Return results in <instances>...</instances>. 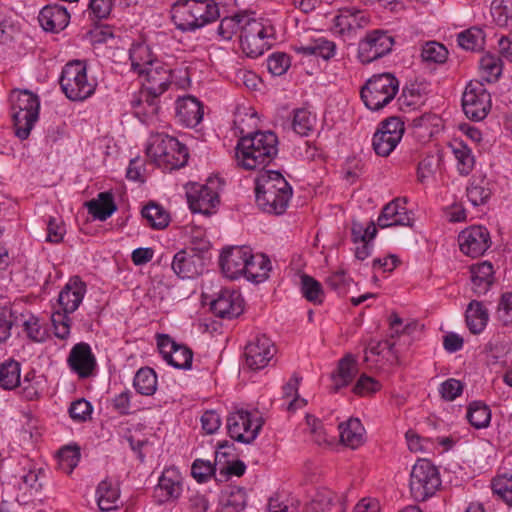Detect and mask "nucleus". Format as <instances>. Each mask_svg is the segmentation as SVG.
Here are the masks:
<instances>
[{
  "instance_id": "nucleus-1",
  "label": "nucleus",
  "mask_w": 512,
  "mask_h": 512,
  "mask_svg": "<svg viewBox=\"0 0 512 512\" xmlns=\"http://www.w3.org/2000/svg\"><path fill=\"white\" fill-rule=\"evenodd\" d=\"M278 154V138L272 131H258L241 136L235 148L237 165L245 170L260 169L269 165Z\"/></svg>"
},
{
  "instance_id": "nucleus-2",
  "label": "nucleus",
  "mask_w": 512,
  "mask_h": 512,
  "mask_svg": "<svg viewBox=\"0 0 512 512\" xmlns=\"http://www.w3.org/2000/svg\"><path fill=\"white\" fill-rule=\"evenodd\" d=\"M255 197L263 212L281 215L292 197V187L280 172L265 170L256 178Z\"/></svg>"
},
{
  "instance_id": "nucleus-3",
  "label": "nucleus",
  "mask_w": 512,
  "mask_h": 512,
  "mask_svg": "<svg viewBox=\"0 0 512 512\" xmlns=\"http://www.w3.org/2000/svg\"><path fill=\"white\" fill-rule=\"evenodd\" d=\"M220 17L215 0H177L171 9V18L177 29L195 31Z\"/></svg>"
},
{
  "instance_id": "nucleus-4",
  "label": "nucleus",
  "mask_w": 512,
  "mask_h": 512,
  "mask_svg": "<svg viewBox=\"0 0 512 512\" xmlns=\"http://www.w3.org/2000/svg\"><path fill=\"white\" fill-rule=\"evenodd\" d=\"M9 100L15 134L21 140H25L38 120L39 98L31 91L16 89L10 93Z\"/></svg>"
},
{
  "instance_id": "nucleus-5",
  "label": "nucleus",
  "mask_w": 512,
  "mask_h": 512,
  "mask_svg": "<svg viewBox=\"0 0 512 512\" xmlns=\"http://www.w3.org/2000/svg\"><path fill=\"white\" fill-rule=\"evenodd\" d=\"M146 153L158 166L171 170L183 167L189 156L184 144L174 137L160 133L150 136Z\"/></svg>"
},
{
  "instance_id": "nucleus-6",
  "label": "nucleus",
  "mask_w": 512,
  "mask_h": 512,
  "mask_svg": "<svg viewBox=\"0 0 512 512\" xmlns=\"http://www.w3.org/2000/svg\"><path fill=\"white\" fill-rule=\"evenodd\" d=\"M241 23L239 40L242 51L251 58L262 55L269 47L268 38L272 35V28L262 18H257L255 13L243 15Z\"/></svg>"
},
{
  "instance_id": "nucleus-7",
  "label": "nucleus",
  "mask_w": 512,
  "mask_h": 512,
  "mask_svg": "<svg viewBox=\"0 0 512 512\" xmlns=\"http://www.w3.org/2000/svg\"><path fill=\"white\" fill-rule=\"evenodd\" d=\"M399 89V81L390 73L374 75L361 89V99L365 106L378 111L390 103Z\"/></svg>"
},
{
  "instance_id": "nucleus-8",
  "label": "nucleus",
  "mask_w": 512,
  "mask_h": 512,
  "mask_svg": "<svg viewBox=\"0 0 512 512\" xmlns=\"http://www.w3.org/2000/svg\"><path fill=\"white\" fill-rule=\"evenodd\" d=\"M62 91L72 101H83L95 91V83L88 80L86 66L81 61L65 65L59 80Z\"/></svg>"
},
{
  "instance_id": "nucleus-9",
  "label": "nucleus",
  "mask_w": 512,
  "mask_h": 512,
  "mask_svg": "<svg viewBox=\"0 0 512 512\" xmlns=\"http://www.w3.org/2000/svg\"><path fill=\"white\" fill-rule=\"evenodd\" d=\"M140 77L144 79L143 87L145 92L142 96L149 106L148 113L156 114L158 112L157 98L164 93L172 82L171 69L161 61L156 62L147 70H141Z\"/></svg>"
},
{
  "instance_id": "nucleus-10",
  "label": "nucleus",
  "mask_w": 512,
  "mask_h": 512,
  "mask_svg": "<svg viewBox=\"0 0 512 512\" xmlns=\"http://www.w3.org/2000/svg\"><path fill=\"white\" fill-rule=\"evenodd\" d=\"M409 486L416 501H425L441 486L438 469L429 460H418L412 467Z\"/></svg>"
},
{
  "instance_id": "nucleus-11",
  "label": "nucleus",
  "mask_w": 512,
  "mask_h": 512,
  "mask_svg": "<svg viewBox=\"0 0 512 512\" xmlns=\"http://www.w3.org/2000/svg\"><path fill=\"white\" fill-rule=\"evenodd\" d=\"M462 107L465 115L473 120H483L491 108V97L480 81H470L462 96Z\"/></svg>"
},
{
  "instance_id": "nucleus-12",
  "label": "nucleus",
  "mask_w": 512,
  "mask_h": 512,
  "mask_svg": "<svg viewBox=\"0 0 512 512\" xmlns=\"http://www.w3.org/2000/svg\"><path fill=\"white\" fill-rule=\"evenodd\" d=\"M404 131V122L399 117H390L382 121L372 140L375 153L382 157L389 156L399 144Z\"/></svg>"
},
{
  "instance_id": "nucleus-13",
  "label": "nucleus",
  "mask_w": 512,
  "mask_h": 512,
  "mask_svg": "<svg viewBox=\"0 0 512 512\" xmlns=\"http://www.w3.org/2000/svg\"><path fill=\"white\" fill-rule=\"evenodd\" d=\"M263 426L261 418L252 419L251 413L240 409L227 417V430L229 436L235 441L250 444L258 436Z\"/></svg>"
},
{
  "instance_id": "nucleus-14",
  "label": "nucleus",
  "mask_w": 512,
  "mask_h": 512,
  "mask_svg": "<svg viewBox=\"0 0 512 512\" xmlns=\"http://www.w3.org/2000/svg\"><path fill=\"white\" fill-rule=\"evenodd\" d=\"M215 181L209 180L206 184L193 183L186 195L189 207L194 213L211 215L219 203V196L213 185Z\"/></svg>"
},
{
  "instance_id": "nucleus-15",
  "label": "nucleus",
  "mask_w": 512,
  "mask_h": 512,
  "mask_svg": "<svg viewBox=\"0 0 512 512\" xmlns=\"http://www.w3.org/2000/svg\"><path fill=\"white\" fill-rule=\"evenodd\" d=\"M394 45V39L384 31H373L361 41L359 58L362 63H371L388 54Z\"/></svg>"
},
{
  "instance_id": "nucleus-16",
  "label": "nucleus",
  "mask_w": 512,
  "mask_h": 512,
  "mask_svg": "<svg viewBox=\"0 0 512 512\" xmlns=\"http://www.w3.org/2000/svg\"><path fill=\"white\" fill-rule=\"evenodd\" d=\"M249 257L250 248L248 246H236L223 249L219 264L224 276L234 280L244 275Z\"/></svg>"
},
{
  "instance_id": "nucleus-17",
  "label": "nucleus",
  "mask_w": 512,
  "mask_h": 512,
  "mask_svg": "<svg viewBox=\"0 0 512 512\" xmlns=\"http://www.w3.org/2000/svg\"><path fill=\"white\" fill-rule=\"evenodd\" d=\"M157 345L168 364L178 369L191 368L193 352L187 346L177 344L168 335H160Z\"/></svg>"
},
{
  "instance_id": "nucleus-18",
  "label": "nucleus",
  "mask_w": 512,
  "mask_h": 512,
  "mask_svg": "<svg viewBox=\"0 0 512 512\" xmlns=\"http://www.w3.org/2000/svg\"><path fill=\"white\" fill-rule=\"evenodd\" d=\"M274 354V344L265 335L256 336L245 347L246 364L252 370L265 368Z\"/></svg>"
},
{
  "instance_id": "nucleus-19",
  "label": "nucleus",
  "mask_w": 512,
  "mask_h": 512,
  "mask_svg": "<svg viewBox=\"0 0 512 512\" xmlns=\"http://www.w3.org/2000/svg\"><path fill=\"white\" fill-rule=\"evenodd\" d=\"M460 250L471 257L481 256L490 246V235L483 226H472L458 236Z\"/></svg>"
},
{
  "instance_id": "nucleus-20",
  "label": "nucleus",
  "mask_w": 512,
  "mask_h": 512,
  "mask_svg": "<svg viewBox=\"0 0 512 512\" xmlns=\"http://www.w3.org/2000/svg\"><path fill=\"white\" fill-rule=\"evenodd\" d=\"M407 199L396 198L386 204L377 219L380 228H388L392 226H412L413 218L406 208Z\"/></svg>"
},
{
  "instance_id": "nucleus-21",
  "label": "nucleus",
  "mask_w": 512,
  "mask_h": 512,
  "mask_svg": "<svg viewBox=\"0 0 512 512\" xmlns=\"http://www.w3.org/2000/svg\"><path fill=\"white\" fill-rule=\"evenodd\" d=\"M67 363L80 378L90 377L97 365L91 347L85 342L77 343L72 347Z\"/></svg>"
},
{
  "instance_id": "nucleus-22",
  "label": "nucleus",
  "mask_w": 512,
  "mask_h": 512,
  "mask_svg": "<svg viewBox=\"0 0 512 512\" xmlns=\"http://www.w3.org/2000/svg\"><path fill=\"white\" fill-rule=\"evenodd\" d=\"M243 298L238 291L223 289L211 302V310L220 318L232 319L243 313Z\"/></svg>"
},
{
  "instance_id": "nucleus-23",
  "label": "nucleus",
  "mask_w": 512,
  "mask_h": 512,
  "mask_svg": "<svg viewBox=\"0 0 512 512\" xmlns=\"http://www.w3.org/2000/svg\"><path fill=\"white\" fill-rule=\"evenodd\" d=\"M171 267L182 279H191L200 275L204 269V256L183 249L174 255Z\"/></svg>"
},
{
  "instance_id": "nucleus-24",
  "label": "nucleus",
  "mask_w": 512,
  "mask_h": 512,
  "mask_svg": "<svg viewBox=\"0 0 512 512\" xmlns=\"http://www.w3.org/2000/svg\"><path fill=\"white\" fill-rule=\"evenodd\" d=\"M38 20L45 31L58 33L69 24L70 13L61 5L49 4L41 9Z\"/></svg>"
},
{
  "instance_id": "nucleus-25",
  "label": "nucleus",
  "mask_w": 512,
  "mask_h": 512,
  "mask_svg": "<svg viewBox=\"0 0 512 512\" xmlns=\"http://www.w3.org/2000/svg\"><path fill=\"white\" fill-rule=\"evenodd\" d=\"M86 293V284L80 277L74 276L59 293L58 302L66 313H73L81 304Z\"/></svg>"
},
{
  "instance_id": "nucleus-26",
  "label": "nucleus",
  "mask_w": 512,
  "mask_h": 512,
  "mask_svg": "<svg viewBox=\"0 0 512 512\" xmlns=\"http://www.w3.org/2000/svg\"><path fill=\"white\" fill-rule=\"evenodd\" d=\"M176 117L186 127H196L203 118L202 104L192 96H185L176 102Z\"/></svg>"
},
{
  "instance_id": "nucleus-27",
  "label": "nucleus",
  "mask_w": 512,
  "mask_h": 512,
  "mask_svg": "<svg viewBox=\"0 0 512 512\" xmlns=\"http://www.w3.org/2000/svg\"><path fill=\"white\" fill-rule=\"evenodd\" d=\"M182 491L181 476L176 469H166L159 478L158 485L155 489L156 496L159 501L166 502L176 499Z\"/></svg>"
},
{
  "instance_id": "nucleus-28",
  "label": "nucleus",
  "mask_w": 512,
  "mask_h": 512,
  "mask_svg": "<svg viewBox=\"0 0 512 512\" xmlns=\"http://www.w3.org/2000/svg\"><path fill=\"white\" fill-rule=\"evenodd\" d=\"M341 442L352 449L361 446L364 441L365 429L357 418H350L347 422L339 424Z\"/></svg>"
},
{
  "instance_id": "nucleus-29",
  "label": "nucleus",
  "mask_w": 512,
  "mask_h": 512,
  "mask_svg": "<svg viewBox=\"0 0 512 512\" xmlns=\"http://www.w3.org/2000/svg\"><path fill=\"white\" fill-rule=\"evenodd\" d=\"M270 271L271 261L267 256L263 254L253 255L250 252V257L247 260L246 272L244 273L245 277L249 281L261 283L269 277Z\"/></svg>"
},
{
  "instance_id": "nucleus-30",
  "label": "nucleus",
  "mask_w": 512,
  "mask_h": 512,
  "mask_svg": "<svg viewBox=\"0 0 512 512\" xmlns=\"http://www.w3.org/2000/svg\"><path fill=\"white\" fill-rule=\"evenodd\" d=\"M493 266L490 262H482L471 267V281L476 294H485L493 283Z\"/></svg>"
},
{
  "instance_id": "nucleus-31",
  "label": "nucleus",
  "mask_w": 512,
  "mask_h": 512,
  "mask_svg": "<svg viewBox=\"0 0 512 512\" xmlns=\"http://www.w3.org/2000/svg\"><path fill=\"white\" fill-rule=\"evenodd\" d=\"M129 57L132 70L138 75L141 74V70H147L149 66L152 67L159 61L155 58L151 48L145 43L133 44L129 51Z\"/></svg>"
},
{
  "instance_id": "nucleus-32",
  "label": "nucleus",
  "mask_w": 512,
  "mask_h": 512,
  "mask_svg": "<svg viewBox=\"0 0 512 512\" xmlns=\"http://www.w3.org/2000/svg\"><path fill=\"white\" fill-rule=\"evenodd\" d=\"M86 206L88 212L100 221L106 220L116 211L113 195L110 192H101L97 199L87 202Z\"/></svg>"
},
{
  "instance_id": "nucleus-33",
  "label": "nucleus",
  "mask_w": 512,
  "mask_h": 512,
  "mask_svg": "<svg viewBox=\"0 0 512 512\" xmlns=\"http://www.w3.org/2000/svg\"><path fill=\"white\" fill-rule=\"evenodd\" d=\"M357 373L358 365L356 358L351 354H347L339 361L338 372L334 376L335 391L351 383Z\"/></svg>"
},
{
  "instance_id": "nucleus-34",
  "label": "nucleus",
  "mask_w": 512,
  "mask_h": 512,
  "mask_svg": "<svg viewBox=\"0 0 512 512\" xmlns=\"http://www.w3.org/2000/svg\"><path fill=\"white\" fill-rule=\"evenodd\" d=\"M488 312L479 301L473 300L466 310V323L473 334L481 333L487 325Z\"/></svg>"
},
{
  "instance_id": "nucleus-35",
  "label": "nucleus",
  "mask_w": 512,
  "mask_h": 512,
  "mask_svg": "<svg viewBox=\"0 0 512 512\" xmlns=\"http://www.w3.org/2000/svg\"><path fill=\"white\" fill-rule=\"evenodd\" d=\"M466 192L468 200L472 205H482L486 203L491 196L490 183L485 177H473Z\"/></svg>"
},
{
  "instance_id": "nucleus-36",
  "label": "nucleus",
  "mask_w": 512,
  "mask_h": 512,
  "mask_svg": "<svg viewBox=\"0 0 512 512\" xmlns=\"http://www.w3.org/2000/svg\"><path fill=\"white\" fill-rule=\"evenodd\" d=\"M97 503L100 510L107 512L117 508L119 490L108 480H103L97 487Z\"/></svg>"
},
{
  "instance_id": "nucleus-37",
  "label": "nucleus",
  "mask_w": 512,
  "mask_h": 512,
  "mask_svg": "<svg viewBox=\"0 0 512 512\" xmlns=\"http://www.w3.org/2000/svg\"><path fill=\"white\" fill-rule=\"evenodd\" d=\"M133 385L138 393L146 396L153 395L157 388V376L154 370L149 367L139 369Z\"/></svg>"
},
{
  "instance_id": "nucleus-38",
  "label": "nucleus",
  "mask_w": 512,
  "mask_h": 512,
  "mask_svg": "<svg viewBox=\"0 0 512 512\" xmlns=\"http://www.w3.org/2000/svg\"><path fill=\"white\" fill-rule=\"evenodd\" d=\"M316 117L310 111L300 108L296 109L290 126L293 131L300 136H308L314 130Z\"/></svg>"
},
{
  "instance_id": "nucleus-39",
  "label": "nucleus",
  "mask_w": 512,
  "mask_h": 512,
  "mask_svg": "<svg viewBox=\"0 0 512 512\" xmlns=\"http://www.w3.org/2000/svg\"><path fill=\"white\" fill-rule=\"evenodd\" d=\"M142 216L154 229H163L168 226L170 216L168 212L158 204L150 203L142 209Z\"/></svg>"
},
{
  "instance_id": "nucleus-40",
  "label": "nucleus",
  "mask_w": 512,
  "mask_h": 512,
  "mask_svg": "<svg viewBox=\"0 0 512 512\" xmlns=\"http://www.w3.org/2000/svg\"><path fill=\"white\" fill-rule=\"evenodd\" d=\"M466 417L472 426L480 429L489 425L491 411L486 404L480 401H474L469 405Z\"/></svg>"
},
{
  "instance_id": "nucleus-41",
  "label": "nucleus",
  "mask_w": 512,
  "mask_h": 512,
  "mask_svg": "<svg viewBox=\"0 0 512 512\" xmlns=\"http://www.w3.org/2000/svg\"><path fill=\"white\" fill-rule=\"evenodd\" d=\"M457 42L460 47L469 51L480 50L484 46L485 34L482 29L472 27L462 31L457 36Z\"/></svg>"
},
{
  "instance_id": "nucleus-42",
  "label": "nucleus",
  "mask_w": 512,
  "mask_h": 512,
  "mask_svg": "<svg viewBox=\"0 0 512 512\" xmlns=\"http://www.w3.org/2000/svg\"><path fill=\"white\" fill-rule=\"evenodd\" d=\"M20 364L17 361L9 360L0 366V386L3 389L11 390L20 384Z\"/></svg>"
},
{
  "instance_id": "nucleus-43",
  "label": "nucleus",
  "mask_w": 512,
  "mask_h": 512,
  "mask_svg": "<svg viewBox=\"0 0 512 512\" xmlns=\"http://www.w3.org/2000/svg\"><path fill=\"white\" fill-rule=\"evenodd\" d=\"M491 15L500 27H512V0H493Z\"/></svg>"
},
{
  "instance_id": "nucleus-44",
  "label": "nucleus",
  "mask_w": 512,
  "mask_h": 512,
  "mask_svg": "<svg viewBox=\"0 0 512 512\" xmlns=\"http://www.w3.org/2000/svg\"><path fill=\"white\" fill-rule=\"evenodd\" d=\"M301 291L310 302L320 304L324 298V291L320 282L309 275L301 276Z\"/></svg>"
},
{
  "instance_id": "nucleus-45",
  "label": "nucleus",
  "mask_w": 512,
  "mask_h": 512,
  "mask_svg": "<svg viewBox=\"0 0 512 512\" xmlns=\"http://www.w3.org/2000/svg\"><path fill=\"white\" fill-rule=\"evenodd\" d=\"M80 460V450L76 446H66L58 452V467L66 474H71Z\"/></svg>"
},
{
  "instance_id": "nucleus-46",
  "label": "nucleus",
  "mask_w": 512,
  "mask_h": 512,
  "mask_svg": "<svg viewBox=\"0 0 512 512\" xmlns=\"http://www.w3.org/2000/svg\"><path fill=\"white\" fill-rule=\"evenodd\" d=\"M300 380L301 378L294 374L283 386V397L286 399L292 398L287 406L289 411H295L306 405V400L299 398L298 395Z\"/></svg>"
},
{
  "instance_id": "nucleus-47",
  "label": "nucleus",
  "mask_w": 512,
  "mask_h": 512,
  "mask_svg": "<svg viewBox=\"0 0 512 512\" xmlns=\"http://www.w3.org/2000/svg\"><path fill=\"white\" fill-rule=\"evenodd\" d=\"M421 57L424 62L441 64L447 60L448 50L441 43L430 41L422 47Z\"/></svg>"
},
{
  "instance_id": "nucleus-48",
  "label": "nucleus",
  "mask_w": 512,
  "mask_h": 512,
  "mask_svg": "<svg viewBox=\"0 0 512 512\" xmlns=\"http://www.w3.org/2000/svg\"><path fill=\"white\" fill-rule=\"evenodd\" d=\"M480 69L486 81L497 80L502 73L501 59L495 55L487 54L480 60Z\"/></svg>"
},
{
  "instance_id": "nucleus-49",
  "label": "nucleus",
  "mask_w": 512,
  "mask_h": 512,
  "mask_svg": "<svg viewBox=\"0 0 512 512\" xmlns=\"http://www.w3.org/2000/svg\"><path fill=\"white\" fill-rule=\"evenodd\" d=\"M247 12L237 13L230 17H224L218 27L219 35L225 39L230 40L233 35L240 32L242 26V17Z\"/></svg>"
},
{
  "instance_id": "nucleus-50",
  "label": "nucleus",
  "mask_w": 512,
  "mask_h": 512,
  "mask_svg": "<svg viewBox=\"0 0 512 512\" xmlns=\"http://www.w3.org/2000/svg\"><path fill=\"white\" fill-rule=\"evenodd\" d=\"M333 23V31L344 35L350 33L358 25L357 15L349 10H343L334 17Z\"/></svg>"
},
{
  "instance_id": "nucleus-51",
  "label": "nucleus",
  "mask_w": 512,
  "mask_h": 512,
  "mask_svg": "<svg viewBox=\"0 0 512 512\" xmlns=\"http://www.w3.org/2000/svg\"><path fill=\"white\" fill-rule=\"evenodd\" d=\"M352 282V279L343 270L332 273L326 279L327 286L340 296L347 294Z\"/></svg>"
},
{
  "instance_id": "nucleus-52",
  "label": "nucleus",
  "mask_w": 512,
  "mask_h": 512,
  "mask_svg": "<svg viewBox=\"0 0 512 512\" xmlns=\"http://www.w3.org/2000/svg\"><path fill=\"white\" fill-rule=\"evenodd\" d=\"M291 65L290 57L283 52H275L267 59V68L275 76H281Z\"/></svg>"
},
{
  "instance_id": "nucleus-53",
  "label": "nucleus",
  "mask_w": 512,
  "mask_h": 512,
  "mask_svg": "<svg viewBox=\"0 0 512 512\" xmlns=\"http://www.w3.org/2000/svg\"><path fill=\"white\" fill-rule=\"evenodd\" d=\"M335 500V494L328 488H320L316 491L311 500V509L314 512H324L328 510Z\"/></svg>"
},
{
  "instance_id": "nucleus-54",
  "label": "nucleus",
  "mask_w": 512,
  "mask_h": 512,
  "mask_svg": "<svg viewBox=\"0 0 512 512\" xmlns=\"http://www.w3.org/2000/svg\"><path fill=\"white\" fill-rule=\"evenodd\" d=\"M190 252L204 256L210 250V242L205 237V233L201 229H195L189 237V245L186 247Z\"/></svg>"
},
{
  "instance_id": "nucleus-55",
  "label": "nucleus",
  "mask_w": 512,
  "mask_h": 512,
  "mask_svg": "<svg viewBox=\"0 0 512 512\" xmlns=\"http://www.w3.org/2000/svg\"><path fill=\"white\" fill-rule=\"evenodd\" d=\"M68 314L65 311H57L51 316L55 336L60 339H66L70 334L71 319Z\"/></svg>"
},
{
  "instance_id": "nucleus-56",
  "label": "nucleus",
  "mask_w": 512,
  "mask_h": 512,
  "mask_svg": "<svg viewBox=\"0 0 512 512\" xmlns=\"http://www.w3.org/2000/svg\"><path fill=\"white\" fill-rule=\"evenodd\" d=\"M29 320L24 322L23 331L27 337L34 342H43L47 337L46 329L43 328L36 316H28Z\"/></svg>"
},
{
  "instance_id": "nucleus-57",
  "label": "nucleus",
  "mask_w": 512,
  "mask_h": 512,
  "mask_svg": "<svg viewBox=\"0 0 512 512\" xmlns=\"http://www.w3.org/2000/svg\"><path fill=\"white\" fill-rule=\"evenodd\" d=\"M497 320L503 325L512 323V294L504 293L498 303L496 311Z\"/></svg>"
},
{
  "instance_id": "nucleus-58",
  "label": "nucleus",
  "mask_w": 512,
  "mask_h": 512,
  "mask_svg": "<svg viewBox=\"0 0 512 512\" xmlns=\"http://www.w3.org/2000/svg\"><path fill=\"white\" fill-rule=\"evenodd\" d=\"M492 491L498 495L507 504H509V494H512V476H499L492 481Z\"/></svg>"
},
{
  "instance_id": "nucleus-59",
  "label": "nucleus",
  "mask_w": 512,
  "mask_h": 512,
  "mask_svg": "<svg viewBox=\"0 0 512 512\" xmlns=\"http://www.w3.org/2000/svg\"><path fill=\"white\" fill-rule=\"evenodd\" d=\"M215 468L209 461L197 459L191 467L192 476L200 483L207 481L214 473Z\"/></svg>"
},
{
  "instance_id": "nucleus-60",
  "label": "nucleus",
  "mask_w": 512,
  "mask_h": 512,
  "mask_svg": "<svg viewBox=\"0 0 512 512\" xmlns=\"http://www.w3.org/2000/svg\"><path fill=\"white\" fill-rule=\"evenodd\" d=\"M381 385L372 377L362 375L353 387V392L360 396L370 395L380 390Z\"/></svg>"
},
{
  "instance_id": "nucleus-61",
  "label": "nucleus",
  "mask_w": 512,
  "mask_h": 512,
  "mask_svg": "<svg viewBox=\"0 0 512 512\" xmlns=\"http://www.w3.org/2000/svg\"><path fill=\"white\" fill-rule=\"evenodd\" d=\"M462 391V383L454 378L444 381L439 388L441 397L447 401H453L462 393Z\"/></svg>"
},
{
  "instance_id": "nucleus-62",
  "label": "nucleus",
  "mask_w": 512,
  "mask_h": 512,
  "mask_svg": "<svg viewBox=\"0 0 512 512\" xmlns=\"http://www.w3.org/2000/svg\"><path fill=\"white\" fill-rule=\"evenodd\" d=\"M91 412L92 406L90 402L85 399L74 401L69 408L71 418L77 421H85L90 416Z\"/></svg>"
},
{
  "instance_id": "nucleus-63",
  "label": "nucleus",
  "mask_w": 512,
  "mask_h": 512,
  "mask_svg": "<svg viewBox=\"0 0 512 512\" xmlns=\"http://www.w3.org/2000/svg\"><path fill=\"white\" fill-rule=\"evenodd\" d=\"M201 425L202 429L206 434L215 433L221 425V418L219 414L214 410H208L203 413L201 416Z\"/></svg>"
},
{
  "instance_id": "nucleus-64",
  "label": "nucleus",
  "mask_w": 512,
  "mask_h": 512,
  "mask_svg": "<svg viewBox=\"0 0 512 512\" xmlns=\"http://www.w3.org/2000/svg\"><path fill=\"white\" fill-rule=\"evenodd\" d=\"M65 234V227L62 221H58L53 217H50L47 224V236L46 241L51 243H60L63 240Z\"/></svg>"
}]
</instances>
